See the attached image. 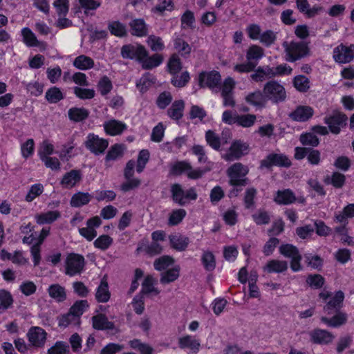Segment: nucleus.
<instances>
[{
    "label": "nucleus",
    "mask_w": 354,
    "mask_h": 354,
    "mask_svg": "<svg viewBox=\"0 0 354 354\" xmlns=\"http://www.w3.org/2000/svg\"><path fill=\"white\" fill-rule=\"evenodd\" d=\"M335 314L332 317H322V322L332 328H338L345 324L348 319L346 313L340 310L335 311Z\"/></svg>",
    "instance_id": "16"
},
{
    "label": "nucleus",
    "mask_w": 354,
    "mask_h": 354,
    "mask_svg": "<svg viewBox=\"0 0 354 354\" xmlns=\"http://www.w3.org/2000/svg\"><path fill=\"white\" fill-rule=\"evenodd\" d=\"M180 273V267L178 266H175L171 269H169L166 272L161 273V277L160 281L162 284H167L176 281Z\"/></svg>",
    "instance_id": "38"
},
{
    "label": "nucleus",
    "mask_w": 354,
    "mask_h": 354,
    "mask_svg": "<svg viewBox=\"0 0 354 354\" xmlns=\"http://www.w3.org/2000/svg\"><path fill=\"white\" fill-rule=\"evenodd\" d=\"M111 297V293L109 290L108 283L105 277H104L97 288L95 293V299L98 302L106 303Z\"/></svg>",
    "instance_id": "28"
},
{
    "label": "nucleus",
    "mask_w": 354,
    "mask_h": 354,
    "mask_svg": "<svg viewBox=\"0 0 354 354\" xmlns=\"http://www.w3.org/2000/svg\"><path fill=\"white\" fill-rule=\"evenodd\" d=\"M253 221L257 225H267L270 221V216L268 212L260 209L252 216Z\"/></svg>",
    "instance_id": "46"
},
{
    "label": "nucleus",
    "mask_w": 354,
    "mask_h": 354,
    "mask_svg": "<svg viewBox=\"0 0 354 354\" xmlns=\"http://www.w3.org/2000/svg\"><path fill=\"white\" fill-rule=\"evenodd\" d=\"M346 177L339 172H333L330 178H328V183H330L335 188H342L345 184Z\"/></svg>",
    "instance_id": "59"
},
{
    "label": "nucleus",
    "mask_w": 354,
    "mask_h": 354,
    "mask_svg": "<svg viewBox=\"0 0 354 354\" xmlns=\"http://www.w3.org/2000/svg\"><path fill=\"white\" fill-rule=\"evenodd\" d=\"M309 335L310 341L317 344H328L331 343L335 338L333 333L320 328L313 330L310 332Z\"/></svg>",
    "instance_id": "14"
},
{
    "label": "nucleus",
    "mask_w": 354,
    "mask_h": 354,
    "mask_svg": "<svg viewBox=\"0 0 354 354\" xmlns=\"http://www.w3.org/2000/svg\"><path fill=\"white\" fill-rule=\"evenodd\" d=\"M124 148L122 145L115 144L111 147L106 156V161L115 160L123 155Z\"/></svg>",
    "instance_id": "50"
},
{
    "label": "nucleus",
    "mask_w": 354,
    "mask_h": 354,
    "mask_svg": "<svg viewBox=\"0 0 354 354\" xmlns=\"http://www.w3.org/2000/svg\"><path fill=\"white\" fill-rule=\"evenodd\" d=\"M248 149V145L240 140L234 142L228 151L223 156L227 161H232L239 159L244 154V151Z\"/></svg>",
    "instance_id": "12"
},
{
    "label": "nucleus",
    "mask_w": 354,
    "mask_h": 354,
    "mask_svg": "<svg viewBox=\"0 0 354 354\" xmlns=\"http://www.w3.org/2000/svg\"><path fill=\"white\" fill-rule=\"evenodd\" d=\"M174 263V259L169 256H163L155 260L153 266L157 270H163Z\"/></svg>",
    "instance_id": "62"
},
{
    "label": "nucleus",
    "mask_w": 354,
    "mask_h": 354,
    "mask_svg": "<svg viewBox=\"0 0 354 354\" xmlns=\"http://www.w3.org/2000/svg\"><path fill=\"white\" fill-rule=\"evenodd\" d=\"M46 99L50 103H57L64 98V95L57 87H52L46 93Z\"/></svg>",
    "instance_id": "48"
},
{
    "label": "nucleus",
    "mask_w": 354,
    "mask_h": 354,
    "mask_svg": "<svg viewBox=\"0 0 354 354\" xmlns=\"http://www.w3.org/2000/svg\"><path fill=\"white\" fill-rule=\"evenodd\" d=\"M178 346L181 349H189L192 353H197L201 348L199 339L187 335L178 339Z\"/></svg>",
    "instance_id": "15"
},
{
    "label": "nucleus",
    "mask_w": 354,
    "mask_h": 354,
    "mask_svg": "<svg viewBox=\"0 0 354 354\" xmlns=\"http://www.w3.org/2000/svg\"><path fill=\"white\" fill-rule=\"evenodd\" d=\"M174 48L183 57H188L192 51L191 46L180 37L174 39Z\"/></svg>",
    "instance_id": "30"
},
{
    "label": "nucleus",
    "mask_w": 354,
    "mask_h": 354,
    "mask_svg": "<svg viewBox=\"0 0 354 354\" xmlns=\"http://www.w3.org/2000/svg\"><path fill=\"white\" fill-rule=\"evenodd\" d=\"M273 77V72L269 66H259L252 74L250 75L252 80L256 82H262L267 79Z\"/></svg>",
    "instance_id": "23"
},
{
    "label": "nucleus",
    "mask_w": 354,
    "mask_h": 354,
    "mask_svg": "<svg viewBox=\"0 0 354 354\" xmlns=\"http://www.w3.org/2000/svg\"><path fill=\"white\" fill-rule=\"evenodd\" d=\"M113 243V239L109 235L100 236L95 241L94 245L95 248L106 250Z\"/></svg>",
    "instance_id": "61"
},
{
    "label": "nucleus",
    "mask_w": 354,
    "mask_h": 354,
    "mask_svg": "<svg viewBox=\"0 0 354 354\" xmlns=\"http://www.w3.org/2000/svg\"><path fill=\"white\" fill-rule=\"evenodd\" d=\"M264 55L263 49L257 45L251 46L247 50L246 58L248 61L255 62L260 59Z\"/></svg>",
    "instance_id": "40"
},
{
    "label": "nucleus",
    "mask_w": 354,
    "mask_h": 354,
    "mask_svg": "<svg viewBox=\"0 0 354 354\" xmlns=\"http://www.w3.org/2000/svg\"><path fill=\"white\" fill-rule=\"evenodd\" d=\"M146 55V48L141 45H124L121 49V55L125 59H136L138 62L140 57Z\"/></svg>",
    "instance_id": "13"
},
{
    "label": "nucleus",
    "mask_w": 354,
    "mask_h": 354,
    "mask_svg": "<svg viewBox=\"0 0 354 354\" xmlns=\"http://www.w3.org/2000/svg\"><path fill=\"white\" fill-rule=\"evenodd\" d=\"M75 95L82 100H90L95 97V91L91 88H83L75 86L74 88Z\"/></svg>",
    "instance_id": "60"
},
{
    "label": "nucleus",
    "mask_w": 354,
    "mask_h": 354,
    "mask_svg": "<svg viewBox=\"0 0 354 354\" xmlns=\"http://www.w3.org/2000/svg\"><path fill=\"white\" fill-rule=\"evenodd\" d=\"M306 283L314 289H319L324 286L325 279L318 274H310L306 279Z\"/></svg>",
    "instance_id": "52"
},
{
    "label": "nucleus",
    "mask_w": 354,
    "mask_h": 354,
    "mask_svg": "<svg viewBox=\"0 0 354 354\" xmlns=\"http://www.w3.org/2000/svg\"><path fill=\"white\" fill-rule=\"evenodd\" d=\"M169 239L171 246L178 251L185 250L189 243L188 237L180 234L170 235Z\"/></svg>",
    "instance_id": "29"
},
{
    "label": "nucleus",
    "mask_w": 354,
    "mask_h": 354,
    "mask_svg": "<svg viewBox=\"0 0 354 354\" xmlns=\"http://www.w3.org/2000/svg\"><path fill=\"white\" fill-rule=\"evenodd\" d=\"M283 46L286 54V59L288 62L300 59L306 56L309 51L308 45L302 41H291L290 43L286 41L283 44Z\"/></svg>",
    "instance_id": "3"
},
{
    "label": "nucleus",
    "mask_w": 354,
    "mask_h": 354,
    "mask_svg": "<svg viewBox=\"0 0 354 354\" xmlns=\"http://www.w3.org/2000/svg\"><path fill=\"white\" fill-rule=\"evenodd\" d=\"M221 80L218 72L212 71L209 73L203 72L199 75V84L201 87H208L211 89L217 88Z\"/></svg>",
    "instance_id": "10"
},
{
    "label": "nucleus",
    "mask_w": 354,
    "mask_h": 354,
    "mask_svg": "<svg viewBox=\"0 0 354 354\" xmlns=\"http://www.w3.org/2000/svg\"><path fill=\"white\" fill-rule=\"evenodd\" d=\"M257 120V117L253 114L237 115L236 124L248 128L254 125Z\"/></svg>",
    "instance_id": "47"
},
{
    "label": "nucleus",
    "mask_w": 354,
    "mask_h": 354,
    "mask_svg": "<svg viewBox=\"0 0 354 354\" xmlns=\"http://www.w3.org/2000/svg\"><path fill=\"white\" fill-rule=\"evenodd\" d=\"M346 115L337 111H334L324 118V122L328 125L330 131L334 134L340 132L341 128L346 125Z\"/></svg>",
    "instance_id": "8"
},
{
    "label": "nucleus",
    "mask_w": 354,
    "mask_h": 354,
    "mask_svg": "<svg viewBox=\"0 0 354 354\" xmlns=\"http://www.w3.org/2000/svg\"><path fill=\"white\" fill-rule=\"evenodd\" d=\"M92 198V196L88 193L77 192L72 196L71 199V205L75 207H80L81 206L88 204Z\"/></svg>",
    "instance_id": "34"
},
{
    "label": "nucleus",
    "mask_w": 354,
    "mask_h": 354,
    "mask_svg": "<svg viewBox=\"0 0 354 354\" xmlns=\"http://www.w3.org/2000/svg\"><path fill=\"white\" fill-rule=\"evenodd\" d=\"M68 118L75 122H81L88 117L89 112L84 108L73 107L68 111Z\"/></svg>",
    "instance_id": "35"
},
{
    "label": "nucleus",
    "mask_w": 354,
    "mask_h": 354,
    "mask_svg": "<svg viewBox=\"0 0 354 354\" xmlns=\"http://www.w3.org/2000/svg\"><path fill=\"white\" fill-rule=\"evenodd\" d=\"M131 33L137 37H143L147 34V27L142 19H136L129 23Z\"/></svg>",
    "instance_id": "27"
},
{
    "label": "nucleus",
    "mask_w": 354,
    "mask_h": 354,
    "mask_svg": "<svg viewBox=\"0 0 354 354\" xmlns=\"http://www.w3.org/2000/svg\"><path fill=\"white\" fill-rule=\"evenodd\" d=\"M12 304V295L7 290H0V313H3L10 308Z\"/></svg>",
    "instance_id": "42"
},
{
    "label": "nucleus",
    "mask_w": 354,
    "mask_h": 354,
    "mask_svg": "<svg viewBox=\"0 0 354 354\" xmlns=\"http://www.w3.org/2000/svg\"><path fill=\"white\" fill-rule=\"evenodd\" d=\"M103 126L105 132L112 136L120 135L127 129L125 123L115 119L105 122Z\"/></svg>",
    "instance_id": "17"
},
{
    "label": "nucleus",
    "mask_w": 354,
    "mask_h": 354,
    "mask_svg": "<svg viewBox=\"0 0 354 354\" xmlns=\"http://www.w3.org/2000/svg\"><path fill=\"white\" fill-rule=\"evenodd\" d=\"M168 70L173 75L177 74L182 69V62L178 54L174 53L169 59L167 63Z\"/></svg>",
    "instance_id": "43"
},
{
    "label": "nucleus",
    "mask_w": 354,
    "mask_h": 354,
    "mask_svg": "<svg viewBox=\"0 0 354 354\" xmlns=\"http://www.w3.org/2000/svg\"><path fill=\"white\" fill-rule=\"evenodd\" d=\"M185 103L183 100H176L167 110V115L173 120H178L183 115Z\"/></svg>",
    "instance_id": "31"
},
{
    "label": "nucleus",
    "mask_w": 354,
    "mask_h": 354,
    "mask_svg": "<svg viewBox=\"0 0 354 354\" xmlns=\"http://www.w3.org/2000/svg\"><path fill=\"white\" fill-rule=\"evenodd\" d=\"M205 140L207 144L215 150L221 147L220 138L212 130H208L205 133Z\"/></svg>",
    "instance_id": "56"
},
{
    "label": "nucleus",
    "mask_w": 354,
    "mask_h": 354,
    "mask_svg": "<svg viewBox=\"0 0 354 354\" xmlns=\"http://www.w3.org/2000/svg\"><path fill=\"white\" fill-rule=\"evenodd\" d=\"M259 39L264 46H270L277 39V33L271 30H268L261 33Z\"/></svg>",
    "instance_id": "53"
},
{
    "label": "nucleus",
    "mask_w": 354,
    "mask_h": 354,
    "mask_svg": "<svg viewBox=\"0 0 354 354\" xmlns=\"http://www.w3.org/2000/svg\"><path fill=\"white\" fill-rule=\"evenodd\" d=\"M248 171V167L241 162L233 164L227 170V174L230 178V184L232 186H245L248 183V179L245 176Z\"/></svg>",
    "instance_id": "2"
},
{
    "label": "nucleus",
    "mask_w": 354,
    "mask_h": 354,
    "mask_svg": "<svg viewBox=\"0 0 354 354\" xmlns=\"http://www.w3.org/2000/svg\"><path fill=\"white\" fill-rule=\"evenodd\" d=\"M333 57L339 64L351 62L354 59V44H340L333 50Z\"/></svg>",
    "instance_id": "6"
},
{
    "label": "nucleus",
    "mask_w": 354,
    "mask_h": 354,
    "mask_svg": "<svg viewBox=\"0 0 354 354\" xmlns=\"http://www.w3.org/2000/svg\"><path fill=\"white\" fill-rule=\"evenodd\" d=\"M21 35L23 36V41L26 46L32 47L38 46L39 45V42L35 35L29 28H23L21 30Z\"/></svg>",
    "instance_id": "41"
},
{
    "label": "nucleus",
    "mask_w": 354,
    "mask_h": 354,
    "mask_svg": "<svg viewBox=\"0 0 354 354\" xmlns=\"http://www.w3.org/2000/svg\"><path fill=\"white\" fill-rule=\"evenodd\" d=\"M295 88L300 92H306L310 88V81L304 75H297L293 80Z\"/></svg>",
    "instance_id": "45"
},
{
    "label": "nucleus",
    "mask_w": 354,
    "mask_h": 354,
    "mask_svg": "<svg viewBox=\"0 0 354 354\" xmlns=\"http://www.w3.org/2000/svg\"><path fill=\"white\" fill-rule=\"evenodd\" d=\"M313 115V110L308 106H299L289 114V117L298 122H305Z\"/></svg>",
    "instance_id": "18"
},
{
    "label": "nucleus",
    "mask_w": 354,
    "mask_h": 354,
    "mask_svg": "<svg viewBox=\"0 0 354 354\" xmlns=\"http://www.w3.org/2000/svg\"><path fill=\"white\" fill-rule=\"evenodd\" d=\"M58 324L61 327H67L69 325L79 326L80 318H77L69 311L58 317Z\"/></svg>",
    "instance_id": "39"
},
{
    "label": "nucleus",
    "mask_w": 354,
    "mask_h": 354,
    "mask_svg": "<svg viewBox=\"0 0 354 354\" xmlns=\"http://www.w3.org/2000/svg\"><path fill=\"white\" fill-rule=\"evenodd\" d=\"M299 140L305 146L317 147L319 143V138L312 133L301 134Z\"/></svg>",
    "instance_id": "58"
},
{
    "label": "nucleus",
    "mask_w": 354,
    "mask_h": 354,
    "mask_svg": "<svg viewBox=\"0 0 354 354\" xmlns=\"http://www.w3.org/2000/svg\"><path fill=\"white\" fill-rule=\"evenodd\" d=\"M81 178L80 171L73 169L64 174L60 184L65 188H71L80 182Z\"/></svg>",
    "instance_id": "24"
},
{
    "label": "nucleus",
    "mask_w": 354,
    "mask_h": 354,
    "mask_svg": "<svg viewBox=\"0 0 354 354\" xmlns=\"http://www.w3.org/2000/svg\"><path fill=\"white\" fill-rule=\"evenodd\" d=\"M163 57L160 54H154L152 56H148V52L146 50V55L141 56L139 62L141 63L144 69H151L158 66L163 62Z\"/></svg>",
    "instance_id": "21"
},
{
    "label": "nucleus",
    "mask_w": 354,
    "mask_h": 354,
    "mask_svg": "<svg viewBox=\"0 0 354 354\" xmlns=\"http://www.w3.org/2000/svg\"><path fill=\"white\" fill-rule=\"evenodd\" d=\"M263 91L266 98L274 103H279L285 101L286 92L284 87L277 81H270L263 87Z\"/></svg>",
    "instance_id": "4"
},
{
    "label": "nucleus",
    "mask_w": 354,
    "mask_h": 354,
    "mask_svg": "<svg viewBox=\"0 0 354 354\" xmlns=\"http://www.w3.org/2000/svg\"><path fill=\"white\" fill-rule=\"evenodd\" d=\"M319 297L326 303L323 308L324 312L330 315L335 313V311L340 310L343 305L344 294L339 290L332 297L330 292L324 290L319 294Z\"/></svg>",
    "instance_id": "1"
},
{
    "label": "nucleus",
    "mask_w": 354,
    "mask_h": 354,
    "mask_svg": "<svg viewBox=\"0 0 354 354\" xmlns=\"http://www.w3.org/2000/svg\"><path fill=\"white\" fill-rule=\"evenodd\" d=\"M85 147L91 153L98 155L103 153L108 147L109 142L107 140L100 138L94 133H89L84 142Z\"/></svg>",
    "instance_id": "7"
},
{
    "label": "nucleus",
    "mask_w": 354,
    "mask_h": 354,
    "mask_svg": "<svg viewBox=\"0 0 354 354\" xmlns=\"http://www.w3.org/2000/svg\"><path fill=\"white\" fill-rule=\"evenodd\" d=\"M68 345L64 342H57L55 344L48 350V354H68Z\"/></svg>",
    "instance_id": "64"
},
{
    "label": "nucleus",
    "mask_w": 354,
    "mask_h": 354,
    "mask_svg": "<svg viewBox=\"0 0 354 354\" xmlns=\"http://www.w3.org/2000/svg\"><path fill=\"white\" fill-rule=\"evenodd\" d=\"M189 74L188 72L185 71L180 75H174L171 79V84L176 87H183L189 81Z\"/></svg>",
    "instance_id": "63"
},
{
    "label": "nucleus",
    "mask_w": 354,
    "mask_h": 354,
    "mask_svg": "<svg viewBox=\"0 0 354 354\" xmlns=\"http://www.w3.org/2000/svg\"><path fill=\"white\" fill-rule=\"evenodd\" d=\"M27 336L32 346L41 348L45 344L47 333L40 327H31L27 333Z\"/></svg>",
    "instance_id": "11"
},
{
    "label": "nucleus",
    "mask_w": 354,
    "mask_h": 354,
    "mask_svg": "<svg viewBox=\"0 0 354 354\" xmlns=\"http://www.w3.org/2000/svg\"><path fill=\"white\" fill-rule=\"evenodd\" d=\"M272 166L289 167L291 166V161L283 153H270L261 161L262 167L270 168Z\"/></svg>",
    "instance_id": "9"
},
{
    "label": "nucleus",
    "mask_w": 354,
    "mask_h": 354,
    "mask_svg": "<svg viewBox=\"0 0 354 354\" xmlns=\"http://www.w3.org/2000/svg\"><path fill=\"white\" fill-rule=\"evenodd\" d=\"M288 263L286 261L272 259L268 261L263 267V270L267 273H282L288 270Z\"/></svg>",
    "instance_id": "19"
},
{
    "label": "nucleus",
    "mask_w": 354,
    "mask_h": 354,
    "mask_svg": "<svg viewBox=\"0 0 354 354\" xmlns=\"http://www.w3.org/2000/svg\"><path fill=\"white\" fill-rule=\"evenodd\" d=\"M257 194V190L254 187H250L245 190L243 201L246 209H250L254 207Z\"/></svg>",
    "instance_id": "54"
},
{
    "label": "nucleus",
    "mask_w": 354,
    "mask_h": 354,
    "mask_svg": "<svg viewBox=\"0 0 354 354\" xmlns=\"http://www.w3.org/2000/svg\"><path fill=\"white\" fill-rule=\"evenodd\" d=\"M154 279L152 276L148 275L146 277L142 283V293L148 294L155 292L156 295L159 294L160 291L153 286Z\"/></svg>",
    "instance_id": "57"
},
{
    "label": "nucleus",
    "mask_w": 354,
    "mask_h": 354,
    "mask_svg": "<svg viewBox=\"0 0 354 354\" xmlns=\"http://www.w3.org/2000/svg\"><path fill=\"white\" fill-rule=\"evenodd\" d=\"M49 296L57 302H63L66 299L65 288L58 283L50 285L48 288Z\"/></svg>",
    "instance_id": "26"
},
{
    "label": "nucleus",
    "mask_w": 354,
    "mask_h": 354,
    "mask_svg": "<svg viewBox=\"0 0 354 354\" xmlns=\"http://www.w3.org/2000/svg\"><path fill=\"white\" fill-rule=\"evenodd\" d=\"M297 198L294 192L290 189L278 190L274 201L279 205H290L295 203Z\"/></svg>",
    "instance_id": "22"
},
{
    "label": "nucleus",
    "mask_w": 354,
    "mask_h": 354,
    "mask_svg": "<svg viewBox=\"0 0 354 354\" xmlns=\"http://www.w3.org/2000/svg\"><path fill=\"white\" fill-rule=\"evenodd\" d=\"M73 66L79 70H88L94 66V61L90 57L81 55L75 58Z\"/></svg>",
    "instance_id": "33"
},
{
    "label": "nucleus",
    "mask_w": 354,
    "mask_h": 354,
    "mask_svg": "<svg viewBox=\"0 0 354 354\" xmlns=\"http://www.w3.org/2000/svg\"><path fill=\"white\" fill-rule=\"evenodd\" d=\"M173 201L178 205L183 206L187 203L185 199V191L179 184H174L171 188Z\"/></svg>",
    "instance_id": "37"
},
{
    "label": "nucleus",
    "mask_w": 354,
    "mask_h": 354,
    "mask_svg": "<svg viewBox=\"0 0 354 354\" xmlns=\"http://www.w3.org/2000/svg\"><path fill=\"white\" fill-rule=\"evenodd\" d=\"M245 100L247 103L256 107H263L268 102L264 93L260 91L249 93Z\"/></svg>",
    "instance_id": "25"
},
{
    "label": "nucleus",
    "mask_w": 354,
    "mask_h": 354,
    "mask_svg": "<svg viewBox=\"0 0 354 354\" xmlns=\"http://www.w3.org/2000/svg\"><path fill=\"white\" fill-rule=\"evenodd\" d=\"M187 214L184 209H174L170 214L168 218V225L169 226H174L179 224Z\"/></svg>",
    "instance_id": "44"
},
{
    "label": "nucleus",
    "mask_w": 354,
    "mask_h": 354,
    "mask_svg": "<svg viewBox=\"0 0 354 354\" xmlns=\"http://www.w3.org/2000/svg\"><path fill=\"white\" fill-rule=\"evenodd\" d=\"M201 261L205 269L207 271H212L215 268L216 262L214 254L209 251L203 254Z\"/></svg>",
    "instance_id": "51"
},
{
    "label": "nucleus",
    "mask_w": 354,
    "mask_h": 354,
    "mask_svg": "<svg viewBox=\"0 0 354 354\" xmlns=\"http://www.w3.org/2000/svg\"><path fill=\"white\" fill-rule=\"evenodd\" d=\"M92 325L93 328L99 330H113L115 324L109 321L107 317L104 314H97L92 317Z\"/></svg>",
    "instance_id": "20"
},
{
    "label": "nucleus",
    "mask_w": 354,
    "mask_h": 354,
    "mask_svg": "<svg viewBox=\"0 0 354 354\" xmlns=\"http://www.w3.org/2000/svg\"><path fill=\"white\" fill-rule=\"evenodd\" d=\"M44 192V186L41 184L32 185L25 197L27 202H32L35 198L39 196Z\"/></svg>",
    "instance_id": "55"
},
{
    "label": "nucleus",
    "mask_w": 354,
    "mask_h": 354,
    "mask_svg": "<svg viewBox=\"0 0 354 354\" xmlns=\"http://www.w3.org/2000/svg\"><path fill=\"white\" fill-rule=\"evenodd\" d=\"M88 307V304L86 300L77 301L70 308L69 312L75 317L80 318V316Z\"/></svg>",
    "instance_id": "49"
},
{
    "label": "nucleus",
    "mask_w": 354,
    "mask_h": 354,
    "mask_svg": "<svg viewBox=\"0 0 354 354\" xmlns=\"http://www.w3.org/2000/svg\"><path fill=\"white\" fill-rule=\"evenodd\" d=\"M60 217V212L55 211H48L45 213L37 214L35 215L36 222L39 225L52 223Z\"/></svg>",
    "instance_id": "32"
},
{
    "label": "nucleus",
    "mask_w": 354,
    "mask_h": 354,
    "mask_svg": "<svg viewBox=\"0 0 354 354\" xmlns=\"http://www.w3.org/2000/svg\"><path fill=\"white\" fill-rule=\"evenodd\" d=\"M108 29L111 34L114 36L122 37L127 35V28L125 25L119 21H113L109 22Z\"/></svg>",
    "instance_id": "36"
},
{
    "label": "nucleus",
    "mask_w": 354,
    "mask_h": 354,
    "mask_svg": "<svg viewBox=\"0 0 354 354\" xmlns=\"http://www.w3.org/2000/svg\"><path fill=\"white\" fill-rule=\"evenodd\" d=\"M85 259L80 254H69L66 259L65 274L70 277L80 274L84 269Z\"/></svg>",
    "instance_id": "5"
}]
</instances>
